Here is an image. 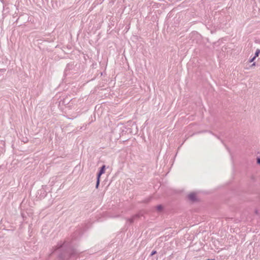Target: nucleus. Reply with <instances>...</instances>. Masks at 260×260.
<instances>
[{
	"instance_id": "6",
	"label": "nucleus",
	"mask_w": 260,
	"mask_h": 260,
	"mask_svg": "<svg viewBox=\"0 0 260 260\" xmlns=\"http://www.w3.org/2000/svg\"><path fill=\"white\" fill-rule=\"evenodd\" d=\"M257 161L258 163L260 164V158H257Z\"/></svg>"
},
{
	"instance_id": "7",
	"label": "nucleus",
	"mask_w": 260,
	"mask_h": 260,
	"mask_svg": "<svg viewBox=\"0 0 260 260\" xmlns=\"http://www.w3.org/2000/svg\"><path fill=\"white\" fill-rule=\"evenodd\" d=\"M253 66H255V63H253V64H252Z\"/></svg>"
},
{
	"instance_id": "2",
	"label": "nucleus",
	"mask_w": 260,
	"mask_h": 260,
	"mask_svg": "<svg viewBox=\"0 0 260 260\" xmlns=\"http://www.w3.org/2000/svg\"><path fill=\"white\" fill-rule=\"evenodd\" d=\"M189 200L191 201H196L197 200V194L194 193H191L188 194Z\"/></svg>"
},
{
	"instance_id": "5",
	"label": "nucleus",
	"mask_w": 260,
	"mask_h": 260,
	"mask_svg": "<svg viewBox=\"0 0 260 260\" xmlns=\"http://www.w3.org/2000/svg\"><path fill=\"white\" fill-rule=\"evenodd\" d=\"M156 253V251H152L151 253V255H154V254H155Z\"/></svg>"
},
{
	"instance_id": "3",
	"label": "nucleus",
	"mask_w": 260,
	"mask_h": 260,
	"mask_svg": "<svg viewBox=\"0 0 260 260\" xmlns=\"http://www.w3.org/2000/svg\"><path fill=\"white\" fill-rule=\"evenodd\" d=\"M260 53V50H257L255 52V57L256 58L257 56H258L259 54Z\"/></svg>"
},
{
	"instance_id": "1",
	"label": "nucleus",
	"mask_w": 260,
	"mask_h": 260,
	"mask_svg": "<svg viewBox=\"0 0 260 260\" xmlns=\"http://www.w3.org/2000/svg\"><path fill=\"white\" fill-rule=\"evenodd\" d=\"M105 173V166H103L101 170L100 171V172L98 174V179H97V182L96 187H98V186L100 183V177L102 175V174Z\"/></svg>"
},
{
	"instance_id": "8",
	"label": "nucleus",
	"mask_w": 260,
	"mask_h": 260,
	"mask_svg": "<svg viewBox=\"0 0 260 260\" xmlns=\"http://www.w3.org/2000/svg\"><path fill=\"white\" fill-rule=\"evenodd\" d=\"M208 260H211V259H208Z\"/></svg>"
},
{
	"instance_id": "4",
	"label": "nucleus",
	"mask_w": 260,
	"mask_h": 260,
	"mask_svg": "<svg viewBox=\"0 0 260 260\" xmlns=\"http://www.w3.org/2000/svg\"><path fill=\"white\" fill-rule=\"evenodd\" d=\"M255 58H255V56H253V57L252 59H251L250 60V62H253V61L254 60V59H255Z\"/></svg>"
}]
</instances>
